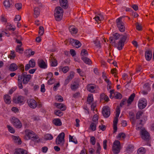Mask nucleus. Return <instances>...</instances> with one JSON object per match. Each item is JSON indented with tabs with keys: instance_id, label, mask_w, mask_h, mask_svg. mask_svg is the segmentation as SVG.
<instances>
[{
	"instance_id": "obj_60",
	"label": "nucleus",
	"mask_w": 154,
	"mask_h": 154,
	"mask_svg": "<svg viewBox=\"0 0 154 154\" xmlns=\"http://www.w3.org/2000/svg\"><path fill=\"white\" fill-rule=\"evenodd\" d=\"M60 86V83H58L56 85H54L53 88V89L54 91H56L57 89V88L59 87Z\"/></svg>"
},
{
	"instance_id": "obj_16",
	"label": "nucleus",
	"mask_w": 154,
	"mask_h": 154,
	"mask_svg": "<svg viewBox=\"0 0 154 154\" xmlns=\"http://www.w3.org/2000/svg\"><path fill=\"white\" fill-rule=\"evenodd\" d=\"M23 100V98L21 96H19L17 98L14 97L13 98V102L16 104L22 103Z\"/></svg>"
},
{
	"instance_id": "obj_30",
	"label": "nucleus",
	"mask_w": 154,
	"mask_h": 154,
	"mask_svg": "<svg viewBox=\"0 0 154 154\" xmlns=\"http://www.w3.org/2000/svg\"><path fill=\"white\" fill-rule=\"evenodd\" d=\"M135 96L134 93L132 94L129 97L127 101V103L128 104H130L133 101L134 98Z\"/></svg>"
},
{
	"instance_id": "obj_14",
	"label": "nucleus",
	"mask_w": 154,
	"mask_h": 154,
	"mask_svg": "<svg viewBox=\"0 0 154 154\" xmlns=\"http://www.w3.org/2000/svg\"><path fill=\"white\" fill-rule=\"evenodd\" d=\"M120 110V108L119 106H117L116 108V117H115L113 121V125H117L118 122V118L119 117Z\"/></svg>"
},
{
	"instance_id": "obj_45",
	"label": "nucleus",
	"mask_w": 154,
	"mask_h": 154,
	"mask_svg": "<svg viewBox=\"0 0 154 154\" xmlns=\"http://www.w3.org/2000/svg\"><path fill=\"white\" fill-rule=\"evenodd\" d=\"M90 137V143L92 145H94L96 143L95 137L93 136H91Z\"/></svg>"
},
{
	"instance_id": "obj_28",
	"label": "nucleus",
	"mask_w": 154,
	"mask_h": 154,
	"mask_svg": "<svg viewBox=\"0 0 154 154\" xmlns=\"http://www.w3.org/2000/svg\"><path fill=\"white\" fill-rule=\"evenodd\" d=\"M95 87L93 86L91 84H88L87 86V89L89 92L92 93L94 92Z\"/></svg>"
},
{
	"instance_id": "obj_9",
	"label": "nucleus",
	"mask_w": 154,
	"mask_h": 154,
	"mask_svg": "<svg viewBox=\"0 0 154 154\" xmlns=\"http://www.w3.org/2000/svg\"><path fill=\"white\" fill-rule=\"evenodd\" d=\"M69 42L72 46H75L76 48H78L81 46V43L78 40L72 38H70L69 40Z\"/></svg>"
},
{
	"instance_id": "obj_7",
	"label": "nucleus",
	"mask_w": 154,
	"mask_h": 154,
	"mask_svg": "<svg viewBox=\"0 0 154 154\" xmlns=\"http://www.w3.org/2000/svg\"><path fill=\"white\" fill-rule=\"evenodd\" d=\"M11 122L12 123L16 128H20L22 127V123L17 118L15 117H13L11 120Z\"/></svg>"
},
{
	"instance_id": "obj_57",
	"label": "nucleus",
	"mask_w": 154,
	"mask_h": 154,
	"mask_svg": "<svg viewBox=\"0 0 154 154\" xmlns=\"http://www.w3.org/2000/svg\"><path fill=\"white\" fill-rule=\"evenodd\" d=\"M125 137V134L123 133H121L119 134L118 136V138L122 137L123 138Z\"/></svg>"
},
{
	"instance_id": "obj_50",
	"label": "nucleus",
	"mask_w": 154,
	"mask_h": 154,
	"mask_svg": "<svg viewBox=\"0 0 154 154\" xmlns=\"http://www.w3.org/2000/svg\"><path fill=\"white\" fill-rule=\"evenodd\" d=\"M9 57L11 59H14L15 57V52L14 51H11V53L9 55Z\"/></svg>"
},
{
	"instance_id": "obj_48",
	"label": "nucleus",
	"mask_w": 154,
	"mask_h": 154,
	"mask_svg": "<svg viewBox=\"0 0 154 154\" xmlns=\"http://www.w3.org/2000/svg\"><path fill=\"white\" fill-rule=\"evenodd\" d=\"M7 127L9 132L12 133H15L14 129L13 128L8 125H7Z\"/></svg>"
},
{
	"instance_id": "obj_5",
	"label": "nucleus",
	"mask_w": 154,
	"mask_h": 154,
	"mask_svg": "<svg viewBox=\"0 0 154 154\" xmlns=\"http://www.w3.org/2000/svg\"><path fill=\"white\" fill-rule=\"evenodd\" d=\"M121 149L120 143V142L118 140H116L112 146V150L115 154H118L120 152Z\"/></svg>"
},
{
	"instance_id": "obj_17",
	"label": "nucleus",
	"mask_w": 154,
	"mask_h": 154,
	"mask_svg": "<svg viewBox=\"0 0 154 154\" xmlns=\"http://www.w3.org/2000/svg\"><path fill=\"white\" fill-rule=\"evenodd\" d=\"M145 55L147 60L149 61L151 60L152 56V53L151 50H146L145 52Z\"/></svg>"
},
{
	"instance_id": "obj_23",
	"label": "nucleus",
	"mask_w": 154,
	"mask_h": 154,
	"mask_svg": "<svg viewBox=\"0 0 154 154\" xmlns=\"http://www.w3.org/2000/svg\"><path fill=\"white\" fill-rule=\"evenodd\" d=\"M52 123L55 125L57 126H60L62 124L61 121L59 119H55L53 120Z\"/></svg>"
},
{
	"instance_id": "obj_6",
	"label": "nucleus",
	"mask_w": 154,
	"mask_h": 154,
	"mask_svg": "<svg viewBox=\"0 0 154 154\" xmlns=\"http://www.w3.org/2000/svg\"><path fill=\"white\" fill-rule=\"evenodd\" d=\"M122 18L120 17L116 20L117 27L121 32H124L125 30V27L124 23L122 21Z\"/></svg>"
},
{
	"instance_id": "obj_54",
	"label": "nucleus",
	"mask_w": 154,
	"mask_h": 154,
	"mask_svg": "<svg viewBox=\"0 0 154 154\" xmlns=\"http://www.w3.org/2000/svg\"><path fill=\"white\" fill-rule=\"evenodd\" d=\"M98 116L97 115L95 114L94 115L93 118L92 120L94 122H96L97 121H98Z\"/></svg>"
},
{
	"instance_id": "obj_59",
	"label": "nucleus",
	"mask_w": 154,
	"mask_h": 154,
	"mask_svg": "<svg viewBox=\"0 0 154 154\" xmlns=\"http://www.w3.org/2000/svg\"><path fill=\"white\" fill-rule=\"evenodd\" d=\"M16 50L17 52H18L20 54H22L23 51V49L21 48H16Z\"/></svg>"
},
{
	"instance_id": "obj_4",
	"label": "nucleus",
	"mask_w": 154,
	"mask_h": 154,
	"mask_svg": "<svg viewBox=\"0 0 154 154\" xmlns=\"http://www.w3.org/2000/svg\"><path fill=\"white\" fill-rule=\"evenodd\" d=\"M140 134L142 138L144 140L149 142L151 139L149 134L145 129H142L140 130Z\"/></svg>"
},
{
	"instance_id": "obj_8",
	"label": "nucleus",
	"mask_w": 154,
	"mask_h": 154,
	"mask_svg": "<svg viewBox=\"0 0 154 154\" xmlns=\"http://www.w3.org/2000/svg\"><path fill=\"white\" fill-rule=\"evenodd\" d=\"M110 109L108 106L103 107L102 108V113L103 116L105 118L108 117L110 114Z\"/></svg>"
},
{
	"instance_id": "obj_2",
	"label": "nucleus",
	"mask_w": 154,
	"mask_h": 154,
	"mask_svg": "<svg viewBox=\"0 0 154 154\" xmlns=\"http://www.w3.org/2000/svg\"><path fill=\"white\" fill-rule=\"evenodd\" d=\"M65 134L62 132L56 138V143L57 145H59L61 146H63L65 142Z\"/></svg>"
},
{
	"instance_id": "obj_64",
	"label": "nucleus",
	"mask_w": 154,
	"mask_h": 154,
	"mask_svg": "<svg viewBox=\"0 0 154 154\" xmlns=\"http://www.w3.org/2000/svg\"><path fill=\"white\" fill-rule=\"evenodd\" d=\"M53 79L51 78L48 81L47 83L48 85H51L54 83V82H53Z\"/></svg>"
},
{
	"instance_id": "obj_1",
	"label": "nucleus",
	"mask_w": 154,
	"mask_h": 154,
	"mask_svg": "<svg viewBox=\"0 0 154 154\" xmlns=\"http://www.w3.org/2000/svg\"><path fill=\"white\" fill-rule=\"evenodd\" d=\"M26 135L29 139H32L33 141L38 142L40 141V139L38 135L34 134V133L32 131L29 130H26L25 131Z\"/></svg>"
},
{
	"instance_id": "obj_15",
	"label": "nucleus",
	"mask_w": 154,
	"mask_h": 154,
	"mask_svg": "<svg viewBox=\"0 0 154 154\" xmlns=\"http://www.w3.org/2000/svg\"><path fill=\"white\" fill-rule=\"evenodd\" d=\"M37 63L38 66L42 69H45L47 67V65L43 60H38Z\"/></svg>"
},
{
	"instance_id": "obj_62",
	"label": "nucleus",
	"mask_w": 154,
	"mask_h": 154,
	"mask_svg": "<svg viewBox=\"0 0 154 154\" xmlns=\"http://www.w3.org/2000/svg\"><path fill=\"white\" fill-rule=\"evenodd\" d=\"M45 91V86L44 84H42L41 85V91L42 92L44 93Z\"/></svg>"
},
{
	"instance_id": "obj_49",
	"label": "nucleus",
	"mask_w": 154,
	"mask_h": 154,
	"mask_svg": "<svg viewBox=\"0 0 154 154\" xmlns=\"http://www.w3.org/2000/svg\"><path fill=\"white\" fill-rule=\"evenodd\" d=\"M94 42V44L95 45V46H96V47L97 48L101 47V46L100 45V42L98 39H97Z\"/></svg>"
},
{
	"instance_id": "obj_63",
	"label": "nucleus",
	"mask_w": 154,
	"mask_h": 154,
	"mask_svg": "<svg viewBox=\"0 0 154 154\" xmlns=\"http://www.w3.org/2000/svg\"><path fill=\"white\" fill-rule=\"evenodd\" d=\"M99 128L102 131H104L106 129V126L105 125H100L99 126Z\"/></svg>"
},
{
	"instance_id": "obj_47",
	"label": "nucleus",
	"mask_w": 154,
	"mask_h": 154,
	"mask_svg": "<svg viewBox=\"0 0 154 154\" xmlns=\"http://www.w3.org/2000/svg\"><path fill=\"white\" fill-rule=\"evenodd\" d=\"M97 148L96 150L97 154H100V150L101 149V147L99 143H97Z\"/></svg>"
},
{
	"instance_id": "obj_10",
	"label": "nucleus",
	"mask_w": 154,
	"mask_h": 154,
	"mask_svg": "<svg viewBox=\"0 0 154 154\" xmlns=\"http://www.w3.org/2000/svg\"><path fill=\"white\" fill-rule=\"evenodd\" d=\"M122 35H121L119 33L117 32L113 34L112 36L109 38L110 43H115V40L119 39L121 36H122Z\"/></svg>"
},
{
	"instance_id": "obj_3",
	"label": "nucleus",
	"mask_w": 154,
	"mask_h": 154,
	"mask_svg": "<svg viewBox=\"0 0 154 154\" xmlns=\"http://www.w3.org/2000/svg\"><path fill=\"white\" fill-rule=\"evenodd\" d=\"M128 37V35L126 34L122 35V37L120 38V39L117 44V48L119 50H121L122 49L125 41Z\"/></svg>"
},
{
	"instance_id": "obj_24",
	"label": "nucleus",
	"mask_w": 154,
	"mask_h": 154,
	"mask_svg": "<svg viewBox=\"0 0 154 154\" xmlns=\"http://www.w3.org/2000/svg\"><path fill=\"white\" fill-rule=\"evenodd\" d=\"M40 10L38 7H35L34 9V14L35 18H37L40 14Z\"/></svg>"
},
{
	"instance_id": "obj_20",
	"label": "nucleus",
	"mask_w": 154,
	"mask_h": 154,
	"mask_svg": "<svg viewBox=\"0 0 154 154\" xmlns=\"http://www.w3.org/2000/svg\"><path fill=\"white\" fill-rule=\"evenodd\" d=\"M81 59L85 63L87 64L90 65L92 63L91 60L86 57L82 56L81 57Z\"/></svg>"
},
{
	"instance_id": "obj_26",
	"label": "nucleus",
	"mask_w": 154,
	"mask_h": 154,
	"mask_svg": "<svg viewBox=\"0 0 154 154\" xmlns=\"http://www.w3.org/2000/svg\"><path fill=\"white\" fill-rule=\"evenodd\" d=\"M4 99L5 103L7 104H10L11 102V98L10 96L8 94L4 96Z\"/></svg>"
},
{
	"instance_id": "obj_58",
	"label": "nucleus",
	"mask_w": 154,
	"mask_h": 154,
	"mask_svg": "<svg viewBox=\"0 0 154 154\" xmlns=\"http://www.w3.org/2000/svg\"><path fill=\"white\" fill-rule=\"evenodd\" d=\"M74 76V73L73 72H71L70 75L67 77V78L71 80Z\"/></svg>"
},
{
	"instance_id": "obj_29",
	"label": "nucleus",
	"mask_w": 154,
	"mask_h": 154,
	"mask_svg": "<svg viewBox=\"0 0 154 154\" xmlns=\"http://www.w3.org/2000/svg\"><path fill=\"white\" fill-rule=\"evenodd\" d=\"M17 66L16 64L12 63L9 66V70L11 71H14L17 69Z\"/></svg>"
},
{
	"instance_id": "obj_46",
	"label": "nucleus",
	"mask_w": 154,
	"mask_h": 154,
	"mask_svg": "<svg viewBox=\"0 0 154 154\" xmlns=\"http://www.w3.org/2000/svg\"><path fill=\"white\" fill-rule=\"evenodd\" d=\"M54 114L57 116H60L63 115V113L60 110H55L54 111Z\"/></svg>"
},
{
	"instance_id": "obj_61",
	"label": "nucleus",
	"mask_w": 154,
	"mask_h": 154,
	"mask_svg": "<svg viewBox=\"0 0 154 154\" xmlns=\"http://www.w3.org/2000/svg\"><path fill=\"white\" fill-rule=\"evenodd\" d=\"M21 20V17L19 15H17L14 19V20L19 21Z\"/></svg>"
},
{
	"instance_id": "obj_32",
	"label": "nucleus",
	"mask_w": 154,
	"mask_h": 154,
	"mask_svg": "<svg viewBox=\"0 0 154 154\" xmlns=\"http://www.w3.org/2000/svg\"><path fill=\"white\" fill-rule=\"evenodd\" d=\"M69 30L71 33L76 34L78 32L77 29L73 26H70L69 28Z\"/></svg>"
},
{
	"instance_id": "obj_44",
	"label": "nucleus",
	"mask_w": 154,
	"mask_h": 154,
	"mask_svg": "<svg viewBox=\"0 0 154 154\" xmlns=\"http://www.w3.org/2000/svg\"><path fill=\"white\" fill-rule=\"evenodd\" d=\"M96 125L94 123H92L90 125V129L93 131H95L96 129Z\"/></svg>"
},
{
	"instance_id": "obj_12",
	"label": "nucleus",
	"mask_w": 154,
	"mask_h": 154,
	"mask_svg": "<svg viewBox=\"0 0 154 154\" xmlns=\"http://www.w3.org/2000/svg\"><path fill=\"white\" fill-rule=\"evenodd\" d=\"M147 104V102L145 99L140 100L138 102V107L140 109L145 108Z\"/></svg>"
},
{
	"instance_id": "obj_33",
	"label": "nucleus",
	"mask_w": 154,
	"mask_h": 154,
	"mask_svg": "<svg viewBox=\"0 0 154 154\" xmlns=\"http://www.w3.org/2000/svg\"><path fill=\"white\" fill-rule=\"evenodd\" d=\"M13 139L14 140V142L17 143L19 144H21L22 143L19 137L14 136L13 137Z\"/></svg>"
},
{
	"instance_id": "obj_34",
	"label": "nucleus",
	"mask_w": 154,
	"mask_h": 154,
	"mask_svg": "<svg viewBox=\"0 0 154 154\" xmlns=\"http://www.w3.org/2000/svg\"><path fill=\"white\" fill-rule=\"evenodd\" d=\"M93 95L92 94H89L87 98V101L89 104H90L93 101Z\"/></svg>"
},
{
	"instance_id": "obj_52",
	"label": "nucleus",
	"mask_w": 154,
	"mask_h": 154,
	"mask_svg": "<svg viewBox=\"0 0 154 154\" xmlns=\"http://www.w3.org/2000/svg\"><path fill=\"white\" fill-rule=\"evenodd\" d=\"M143 114V112L141 111L138 112L136 114V119H139L140 116H141Z\"/></svg>"
},
{
	"instance_id": "obj_41",
	"label": "nucleus",
	"mask_w": 154,
	"mask_h": 154,
	"mask_svg": "<svg viewBox=\"0 0 154 154\" xmlns=\"http://www.w3.org/2000/svg\"><path fill=\"white\" fill-rule=\"evenodd\" d=\"M44 32V29L43 27L42 26H40L39 27V30L38 32L39 34L42 36L43 35Z\"/></svg>"
},
{
	"instance_id": "obj_38",
	"label": "nucleus",
	"mask_w": 154,
	"mask_h": 154,
	"mask_svg": "<svg viewBox=\"0 0 154 154\" xmlns=\"http://www.w3.org/2000/svg\"><path fill=\"white\" fill-rule=\"evenodd\" d=\"M143 88L145 90L147 91H149L150 90V88L149 83H146L144 85Z\"/></svg>"
},
{
	"instance_id": "obj_53",
	"label": "nucleus",
	"mask_w": 154,
	"mask_h": 154,
	"mask_svg": "<svg viewBox=\"0 0 154 154\" xmlns=\"http://www.w3.org/2000/svg\"><path fill=\"white\" fill-rule=\"evenodd\" d=\"M136 29L139 31L141 30H142V26L139 23H137L136 24Z\"/></svg>"
},
{
	"instance_id": "obj_40",
	"label": "nucleus",
	"mask_w": 154,
	"mask_h": 154,
	"mask_svg": "<svg viewBox=\"0 0 154 154\" xmlns=\"http://www.w3.org/2000/svg\"><path fill=\"white\" fill-rule=\"evenodd\" d=\"M28 64L32 68L34 67L35 65V62L33 60H30L29 61Z\"/></svg>"
},
{
	"instance_id": "obj_51",
	"label": "nucleus",
	"mask_w": 154,
	"mask_h": 154,
	"mask_svg": "<svg viewBox=\"0 0 154 154\" xmlns=\"http://www.w3.org/2000/svg\"><path fill=\"white\" fill-rule=\"evenodd\" d=\"M69 70V68L68 66H65L62 68V71L64 73H66Z\"/></svg>"
},
{
	"instance_id": "obj_37",
	"label": "nucleus",
	"mask_w": 154,
	"mask_h": 154,
	"mask_svg": "<svg viewBox=\"0 0 154 154\" xmlns=\"http://www.w3.org/2000/svg\"><path fill=\"white\" fill-rule=\"evenodd\" d=\"M55 18L57 21H60L62 18L63 15L54 14Z\"/></svg>"
},
{
	"instance_id": "obj_39",
	"label": "nucleus",
	"mask_w": 154,
	"mask_h": 154,
	"mask_svg": "<svg viewBox=\"0 0 154 154\" xmlns=\"http://www.w3.org/2000/svg\"><path fill=\"white\" fill-rule=\"evenodd\" d=\"M81 54L82 57L84 56H87L88 55V53L86 50L83 49L81 51Z\"/></svg>"
},
{
	"instance_id": "obj_31",
	"label": "nucleus",
	"mask_w": 154,
	"mask_h": 154,
	"mask_svg": "<svg viewBox=\"0 0 154 154\" xmlns=\"http://www.w3.org/2000/svg\"><path fill=\"white\" fill-rule=\"evenodd\" d=\"M51 59H50L51 62V65L52 66H55L57 64V61L54 57L53 59L52 58L50 57Z\"/></svg>"
},
{
	"instance_id": "obj_42",
	"label": "nucleus",
	"mask_w": 154,
	"mask_h": 154,
	"mask_svg": "<svg viewBox=\"0 0 154 154\" xmlns=\"http://www.w3.org/2000/svg\"><path fill=\"white\" fill-rule=\"evenodd\" d=\"M145 149L143 147L139 148L137 151L138 154H143L145 153Z\"/></svg>"
},
{
	"instance_id": "obj_27",
	"label": "nucleus",
	"mask_w": 154,
	"mask_h": 154,
	"mask_svg": "<svg viewBox=\"0 0 154 154\" xmlns=\"http://www.w3.org/2000/svg\"><path fill=\"white\" fill-rule=\"evenodd\" d=\"M11 0H5L3 4L6 8L8 9L10 7L11 5Z\"/></svg>"
},
{
	"instance_id": "obj_13",
	"label": "nucleus",
	"mask_w": 154,
	"mask_h": 154,
	"mask_svg": "<svg viewBox=\"0 0 154 154\" xmlns=\"http://www.w3.org/2000/svg\"><path fill=\"white\" fill-rule=\"evenodd\" d=\"M27 103L29 106L33 109L35 108L37 106V103L33 99H29L27 100Z\"/></svg>"
},
{
	"instance_id": "obj_25",
	"label": "nucleus",
	"mask_w": 154,
	"mask_h": 154,
	"mask_svg": "<svg viewBox=\"0 0 154 154\" xmlns=\"http://www.w3.org/2000/svg\"><path fill=\"white\" fill-rule=\"evenodd\" d=\"M14 154H27V152L26 150L20 148L15 151Z\"/></svg>"
},
{
	"instance_id": "obj_19",
	"label": "nucleus",
	"mask_w": 154,
	"mask_h": 154,
	"mask_svg": "<svg viewBox=\"0 0 154 154\" xmlns=\"http://www.w3.org/2000/svg\"><path fill=\"white\" fill-rule=\"evenodd\" d=\"M63 9L61 7H58L56 8L54 14L63 15Z\"/></svg>"
},
{
	"instance_id": "obj_22",
	"label": "nucleus",
	"mask_w": 154,
	"mask_h": 154,
	"mask_svg": "<svg viewBox=\"0 0 154 154\" xmlns=\"http://www.w3.org/2000/svg\"><path fill=\"white\" fill-rule=\"evenodd\" d=\"M56 107L60 109L61 110L64 111L66 109V106L63 104L61 103H55Z\"/></svg>"
},
{
	"instance_id": "obj_56",
	"label": "nucleus",
	"mask_w": 154,
	"mask_h": 154,
	"mask_svg": "<svg viewBox=\"0 0 154 154\" xmlns=\"http://www.w3.org/2000/svg\"><path fill=\"white\" fill-rule=\"evenodd\" d=\"M115 97L116 99H121L122 98V95L120 93H118L115 95Z\"/></svg>"
},
{
	"instance_id": "obj_18",
	"label": "nucleus",
	"mask_w": 154,
	"mask_h": 154,
	"mask_svg": "<svg viewBox=\"0 0 154 154\" xmlns=\"http://www.w3.org/2000/svg\"><path fill=\"white\" fill-rule=\"evenodd\" d=\"M60 6L64 8H67L68 6V1L67 0H60Z\"/></svg>"
},
{
	"instance_id": "obj_11",
	"label": "nucleus",
	"mask_w": 154,
	"mask_h": 154,
	"mask_svg": "<svg viewBox=\"0 0 154 154\" xmlns=\"http://www.w3.org/2000/svg\"><path fill=\"white\" fill-rule=\"evenodd\" d=\"M23 76V84L28 83L31 78V75L29 74L27 75L26 72L22 73Z\"/></svg>"
},
{
	"instance_id": "obj_35",
	"label": "nucleus",
	"mask_w": 154,
	"mask_h": 154,
	"mask_svg": "<svg viewBox=\"0 0 154 154\" xmlns=\"http://www.w3.org/2000/svg\"><path fill=\"white\" fill-rule=\"evenodd\" d=\"M79 86V85L78 83H74L71 85V88L72 90H76Z\"/></svg>"
},
{
	"instance_id": "obj_43",
	"label": "nucleus",
	"mask_w": 154,
	"mask_h": 154,
	"mask_svg": "<svg viewBox=\"0 0 154 154\" xmlns=\"http://www.w3.org/2000/svg\"><path fill=\"white\" fill-rule=\"evenodd\" d=\"M16 8L18 11L22 8V5L21 3H17L15 5Z\"/></svg>"
},
{
	"instance_id": "obj_21",
	"label": "nucleus",
	"mask_w": 154,
	"mask_h": 154,
	"mask_svg": "<svg viewBox=\"0 0 154 154\" xmlns=\"http://www.w3.org/2000/svg\"><path fill=\"white\" fill-rule=\"evenodd\" d=\"M94 19L98 23H99V22H101L100 21L103 19V16L100 14H98L94 17Z\"/></svg>"
},
{
	"instance_id": "obj_55",
	"label": "nucleus",
	"mask_w": 154,
	"mask_h": 154,
	"mask_svg": "<svg viewBox=\"0 0 154 154\" xmlns=\"http://www.w3.org/2000/svg\"><path fill=\"white\" fill-rule=\"evenodd\" d=\"M103 74L102 77L104 79L105 81H106L107 83H109V82H110L109 80L107 79V77L105 75V74H104V72H103Z\"/></svg>"
},
{
	"instance_id": "obj_36",
	"label": "nucleus",
	"mask_w": 154,
	"mask_h": 154,
	"mask_svg": "<svg viewBox=\"0 0 154 154\" xmlns=\"http://www.w3.org/2000/svg\"><path fill=\"white\" fill-rule=\"evenodd\" d=\"M53 138V137L51 134H48L44 136V138L46 140H51Z\"/></svg>"
}]
</instances>
